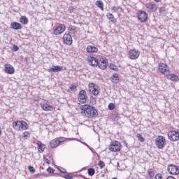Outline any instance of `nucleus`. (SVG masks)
<instances>
[{"label": "nucleus", "instance_id": "nucleus-29", "mask_svg": "<svg viewBox=\"0 0 179 179\" xmlns=\"http://www.w3.org/2000/svg\"><path fill=\"white\" fill-rule=\"evenodd\" d=\"M112 10H114V12H122V8L121 6H113Z\"/></svg>", "mask_w": 179, "mask_h": 179}, {"label": "nucleus", "instance_id": "nucleus-7", "mask_svg": "<svg viewBox=\"0 0 179 179\" xmlns=\"http://www.w3.org/2000/svg\"><path fill=\"white\" fill-rule=\"evenodd\" d=\"M159 70L163 75H170V67L164 63H160L159 64Z\"/></svg>", "mask_w": 179, "mask_h": 179}, {"label": "nucleus", "instance_id": "nucleus-44", "mask_svg": "<svg viewBox=\"0 0 179 179\" xmlns=\"http://www.w3.org/2000/svg\"><path fill=\"white\" fill-rule=\"evenodd\" d=\"M48 173H50L51 174H52V173H54L55 171V170L51 167H49L47 169Z\"/></svg>", "mask_w": 179, "mask_h": 179}, {"label": "nucleus", "instance_id": "nucleus-4", "mask_svg": "<svg viewBox=\"0 0 179 179\" xmlns=\"http://www.w3.org/2000/svg\"><path fill=\"white\" fill-rule=\"evenodd\" d=\"M168 137L171 142H177V141H179V130L178 131L172 130L169 131Z\"/></svg>", "mask_w": 179, "mask_h": 179}, {"label": "nucleus", "instance_id": "nucleus-47", "mask_svg": "<svg viewBox=\"0 0 179 179\" xmlns=\"http://www.w3.org/2000/svg\"><path fill=\"white\" fill-rule=\"evenodd\" d=\"M65 179H73L72 176H69V175H66L64 176Z\"/></svg>", "mask_w": 179, "mask_h": 179}, {"label": "nucleus", "instance_id": "nucleus-16", "mask_svg": "<svg viewBox=\"0 0 179 179\" xmlns=\"http://www.w3.org/2000/svg\"><path fill=\"white\" fill-rule=\"evenodd\" d=\"M10 28L13 29V30H22L23 29V27L22 26V24L19 22H13L10 24Z\"/></svg>", "mask_w": 179, "mask_h": 179}, {"label": "nucleus", "instance_id": "nucleus-40", "mask_svg": "<svg viewBox=\"0 0 179 179\" xmlns=\"http://www.w3.org/2000/svg\"><path fill=\"white\" fill-rule=\"evenodd\" d=\"M115 108V104L110 103L108 105V110H114Z\"/></svg>", "mask_w": 179, "mask_h": 179}, {"label": "nucleus", "instance_id": "nucleus-13", "mask_svg": "<svg viewBox=\"0 0 179 179\" xmlns=\"http://www.w3.org/2000/svg\"><path fill=\"white\" fill-rule=\"evenodd\" d=\"M87 61H88V63L91 66L96 67L99 65V59L94 57H88Z\"/></svg>", "mask_w": 179, "mask_h": 179}, {"label": "nucleus", "instance_id": "nucleus-50", "mask_svg": "<svg viewBox=\"0 0 179 179\" xmlns=\"http://www.w3.org/2000/svg\"><path fill=\"white\" fill-rule=\"evenodd\" d=\"M45 160L48 164H50V160L48 159H45Z\"/></svg>", "mask_w": 179, "mask_h": 179}, {"label": "nucleus", "instance_id": "nucleus-33", "mask_svg": "<svg viewBox=\"0 0 179 179\" xmlns=\"http://www.w3.org/2000/svg\"><path fill=\"white\" fill-rule=\"evenodd\" d=\"M90 101L92 104V106H94L97 103V101H96V98L93 96H90Z\"/></svg>", "mask_w": 179, "mask_h": 179}, {"label": "nucleus", "instance_id": "nucleus-30", "mask_svg": "<svg viewBox=\"0 0 179 179\" xmlns=\"http://www.w3.org/2000/svg\"><path fill=\"white\" fill-rule=\"evenodd\" d=\"M99 62L107 66V64H108V60L106 58H101Z\"/></svg>", "mask_w": 179, "mask_h": 179}, {"label": "nucleus", "instance_id": "nucleus-39", "mask_svg": "<svg viewBox=\"0 0 179 179\" xmlns=\"http://www.w3.org/2000/svg\"><path fill=\"white\" fill-rule=\"evenodd\" d=\"M77 88H78V85H73L69 87V89H70V90H71V92H75V90H76Z\"/></svg>", "mask_w": 179, "mask_h": 179}, {"label": "nucleus", "instance_id": "nucleus-35", "mask_svg": "<svg viewBox=\"0 0 179 179\" xmlns=\"http://www.w3.org/2000/svg\"><path fill=\"white\" fill-rule=\"evenodd\" d=\"M170 76H171V77H170L171 80H173V81H174V80H178V76H177L176 75H175V74H171Z\"/></svg>", "mask_w": 179, "mask_h": 179}, {"label": "nucleus", "instance_id": "nucleus-17", "mask_svg": "<svg viewBox=\"0 0 179 179\" xmlns=\"http://www.w3.org/2000/svg\"><path fill=\"white\" fill-rule=\"evenodd\" d=\"M145 7L149 12H156V10H157V6H156V4L147 3Z\"/></svg>", "mask_w": 179, "mask_h": 179}, {"label": "nucleus", "instance_id": "nucleus-3", "mask_svg": "<svg viewBox=\"0 0 179 179\" xmlns=\"http://www.w3.org/2000/svg\"><path fill=\"white\" fill-rule=\"evenodd\" d=\"M155 145L158 149H164L166 146V138L163 136H159L155 139Z\"/></svg>", "mask_w": 179, "mask_h": 179}, {"label": "nucleus", "instance_id": "nucleus-15", "mask_svg": "<svg viewBox=\"0 0 179 179\" xmlns=\"http://www.w3.org/2000/svg\"><path fill=\"white\" fill-rule=\"evenodd\" d=\"M5 72L8 75H13L15 73V68L10 64H5Z\"/></svg>", "mask_w": 179, "mask_h": 179}, {"label": "nucleus", "instance_id": "nucleus-51", "mask_svg": "<svg viewBox=\"0 0 179 179\" xmlns=\"http://www.w3.org/2000/svg\"><path fill=\"white\" fill-rule=\"evenodd\" d=\"M155 2H160V0H155Z\"/></svg>", "mask_w": 179, "mask_h": 179}, {"label": "nucleus", "instance_id": "nucleus-37", "mask_svg": "<svg viewBox=\"0 0 179 179\" xmlns=\"http://www.w3.org/2000/svg\"><path fill=\"white\" fill-rule=\"evenodd\" d=\"M137 138H138V141L140 142H145V138H143V136H142V135H141L140 134H137Z\"/></svg>", "mask_w": 179, "mask_h": 179}, {"label": "nucleus", "instance_id": "nucleus-9", "mask_svg": "<svg viewBox=\"0 0 179 179\" xmlns=\"http://www.w3.org/2000/svg\"><path fill=\"white\" fill-rule=\"evenodd\" d=\"M88 90L90 93H92V94H93L94 96H99L100 91H99L97 87H96V84L90 83L88 85Z\"/></svg>", "mask_w": 179, "mask_h": 179}, {"label": "nucleus", "instance_id": "nucleus-42", "mask_svg": "<svg viewBox=\"0 0 179 179\" xmlns=\"http://www.w3.org/2000/svg\"><path fill=\"white\" fill-rule=\"evenodd\" d=\"M155 179H163V175L161 173H157L155 175Z\"/></svg>", "mask_w": 179, "mask_h": 179}, {"label": "nucleus", "instance_id": "nucleus-23", "mask_svg": "<svg viewBox=\"0 0 179 179\" xmlns=\"http://www.w3.org/2000/svg\"><path fill=\"white\" fill-rule=\"evenodd\" d=\"M76 33V27L70 25L68 28V34H75Z\"/></svg>", "mask_w": 179, "mask_h": 179}, {"label": "nucleus", "instance_id": "nucleus-25", "mask_svg": "<svg viewBox=\"0 0 179 179\" xmlns=\"http://www.w3.org/2000/svg\"><path fill=\"white\" fill-rule=\"evenodd\" d=\"M112 82L113 83H118L120 82V77L118 76V73H114L112 77Z\"/></svg>", "mask_w": 179, "mask_h": 179}, {"label": "nucleus", "instance_id": "nucleus-1", "mask_svg": "<svg viewBox=\"0 0 179 179\" xmlns=\"http://www.w3.org/2000/svg\"><path fill=\"white\" fill-rule=\"evenodd\" d=\"M82 113L87 118H96L99 115V112L96 110V108L92 105H83L81 106Z\"/></svg>", "mask_w": 179, "mask_h": 179}, {"label": "nucleus", "instance_id": "nucleus-12", "mask_svg": "<svg viewBox=\"0 0 179 179\" xmlns=\"http://www.w3.org/2000/svg\"><path fill=\"white\" fill-rule=\"evenodd\" d=\"M139 55H141V52L136 50H131L129 52V58L130 59H137L139 58Z\"/></svg>", "mask_w": 179, "mask_h": 179}, {"label": "nucleus", "instance_id": "nucleus-54", "mask_svg": "<svg viewBox=\"0 0 179 179\" xmlns=\"http://www.w3.org/2000/svg\"><path fill=\"white\" fill-rule=\"evenodd\" d=\"M87 148H90L89 145H87Z\"/></svg>", "mask_w": 179, "mask_h": 179}, {"label": "nucleus", "instance_id": "nucleus-19", "mask_svg": "<svg viewBox=\"0 0 179 179\" xmlns=\"http://www.w3.org/2000/svg\"><path fill=\"white\" fill-rule=\"evenodd\" d=\"M59 145V141H58V138L53 139L50 142V146L51 149H55V148H58Z\"/></svg>", "mask_w": 179, "mask_h": 179}, {"label": "nucleus", "instance_id": "nucleus-22", "mask_svg": "<svg viewBox=\"0 0 179 179\" xmlns=\"http://www.w3.org/2000/svg\"><path fill=\"white\" fill-rule=\"evenodd\" d=\"M87 52L92 53V52H97L99 49L93 45H88L86 49Z\"/></svg>", "mask_w": 179, "mask_h": 179}, {"label": "nucleus", "instance_id": "nucleus-14", "mask_svg": "<svg viewBox=\"0 0 179 179\" xmlns=\"http://www.w3.org/2000/svg\"><path fill=\"white\" fill-rule=\"evenodd\" d=\"M66 29L65 24H61L58 28H56L54 30L53 34H55V36H58L59 34H62V33H64V30Z\"/></svg>", "mask_w": 179, "mask_h": 179}, {"label": "nucleus", "instance_id": "nucleus-45", "mask_svg": "<svg viewBox=\"0 0 179 179\" xmlns=\"http://www.w3.org/2000/svg\"><path fill=\"white\" fill-rule=\"evenodd\" d=\"M58 141L59 142V145H61L62 142H65V138L64 137H60L57 138Z\"/></svg>", "mask_w": 179, "mask_h": 179}, {"label": "nucleus", "instance_id": "nucleus-34", "mask_svg": "<svg viewBox=\"0 0 179 179\" xmlns=\"http://www.w3.org/2000/svg\"><path fill=\"white\" fill-rule=\"evenodd\" d=\"M148 176L150 178H153L155 177V171L152 169L148 170Z\"/></svg>", "mask_w": 179, "mask_h": 179}, {"label": "nucleus", "instance_id": "nucleus-41", "mask_svg": "<svg viewBox=\"0 0 179 179\" xmlns=\"http://www.w3.org/2000/svg\"><path fill=\"white\" fill-rule=\"evenodd\" d=\"M57 169L59 170V171L61 173H63V174H65V173H66V169H65L61 166H58Z\"/></svg>", "mask_w": 179, "mask_h": 179}, {"label": "nucleus", "instance_id": "nucleus-26", "mask_svg": "<svg viewBox=\"0 0 179 179\" xmlns=\"http://www.w3.org/2000/svg\"><path fill=\"white\" fill-rule=\"evenodd\" d=\"M20 22L22 24H27L29 23V19L27 17L22 15L20 18Z\"/></svg>", "mask_w": 179, "mask_h": 179}, {"label": "nucleus", "instance_id": "nucleus-6", "mask_svg": "<svg viewBox=\"0 0 179 179\" xmlns=\"http://www.w3.org/2000/svg\"><path fill=\"white\" fill-rule=\"evenodd\" d=\"M167 171L169 174L172 176H178L179 175V167L174 164H169L167 167Z\"/></svg>", "mask_w": 179, "mask_h": 179}, {"label": "nucleus", "instance_id": "nucleus-49", "mask_svg": "<svg viewBox=\"0 0 179 179\" xmlns=\"http://www.w3.org/2000/svg\"><path fill=\"white\" fill-rule=\"evenodd\" d=\"M166 179H176L174 176H168Z\"/></svg>", "mask_w": 179, "mask_h": 179}, {"label": "nucleus", "instance_id": "nucleus-5", "mask_svg": "<svg viewBox=\"0 0 179 179\" xmlns=\"http://www.w3.org/2000/svg\"><path fill=\"white\" fill-rule=\"evenodd\" d=\"M121 148V143L117 141L112 142L109 146V150H110V152H120Z\"/></svg>", "mask_w": 179, "mask_h": 179}, {"label": "nucleus", "instance_id": "nucleus-28", "mask_svg": "<svg viewBox=\"0 0 179 179\" xmlns=\"http://www.w3.org/2000/svg\"><path fill=\"white\" fill-rule=\"evenodd\" d=\"M87 171H88V175L90 176V177H93V176H94L96 173V171L93 168L88 169Z\"/></svg>", "mask_w": 179, "mask_h": 179}, {"label": "nucleus", "instance_id": "nucleus-20", "mask_svg": "<svg viewBox=\"0 0 179 179\" xmlns=\"http://www.w3.org/2000/svg\"><path fill=\"white\" fill-rule=\"evenodd\" d=\"M36 145H38V151L39 153H43V152L45 150V145L43 144L41 141H38Z\"/></svg>", "mask_w": 179, "mask_h": 179}, {"label": "nucleus", "instance_id": "nucleus-46", "mask_svg": "<svg viewBox=\"0 0 179 179\" xmlns=\"http://www.w3.org/2000/svg\"><path fill=\"white\" fill-rule=\"evenodd\" d=\"M29 133L28 131H24L23 133L24 135V138H27V136H29Z\"/></svg>", "mask_w": 179, "mask_h": 179}, {"label": "nucleus", "instance_id": "nucleus-43", "mask_svg": "<svg viewBox=\"0 0 179 179\" xmlns=\"http://www.w3.org/2000/svg\"><path fill=\"white\" fill-rule=\"evenodd\" d=\"M12 51H14V52L19 51V46H17L16 45H13Z\"/></svg>", "mask_w": 179, "mask_h": 179}, {"label": "nucleus", "instance_id": "nucleus-48", "mask_svg": "<svg viewBox=\"0 0 179 179\" xmlns=\"http://www.w3.org/2000/svg\"><path fill=\"white\" fill-rule=\"evenodd\" d=\"M123 143L126 146V148H128V143H127V141H123Z\"/></svg>", "mask_w": 179, "mask_h": 179}, {"label": "nucleus", "instance_id": "nucleus-36", "mask_svg": "<svg viewBox=\"0 0 179 179\" xmlns=\"http://www.w3.org/2000/svg\"><path fill=\"white\" fill-rule=\"evenodd\" d=\"M98 165L99 166L100 169H103L106 167V164H104V162L101 160L99 162Z\"/></svg>", "mask_w": 179, "mask_h": 179}, {"label": "nucleus", "instance_id": "nucleus-2", "mask_svg": "<svg viewBox=\"0 0 179 179\" xmlns=\"http://www.w3.org/2000/svg\"><path fill=\"white\" fill-rule=\"evenodd\" d=\"M13 128L15 131H26L29 129V124L23 120L15 121L13 122Z\"/></svg>", "mask_w": 179, "mask_h": 179}, {"label": "nucleus", "instance_id": "nucleus-32", "mask_svg": "<svg viewBox=\"0 0 179 179\" xmlns=\"http://www.w3.org/2000/svg\"><path fill=\"white\" fill-rule=\"evenodd\" d=\"M107 17L110 20V22H114V15L108 13L106 15Z\"/></svg>", "mask_w": 179, "mask_h": 179}, {"label": "nucleus", "instance_id": "nucleus-38", "mask_svg": "<svg viewBox=\"0 0 179 179\" xmlns=\"http://www.w3.org/2000/svg\"><path fill=\"white\" fill-rule=\"evenodd\" d=\"M28 169L30 173H31V174H34V173H36V169H34V167L29 166H28Z\"/></svg>", "mask_w": 179, "mask_h": 179}, {"label": "nucleus", "instance_id": "nucleus-31", "mask_svg": "<svg viewBox=\"0 0 179 179\" xmlns=\"http://www.w3.org/2000/svg\"><path fill=\"white\" fill-rule=\"evenodd\" d=\"M97 66H99V68L102 70L107 69V65L103 64L100 63L99 62L98 63Z\"/></svg>", "mask_w": 179, "mask_h": 179}, {"label": "nucleus", "instance_id": "nucleus-53", "mask_svg": "<svg viewBox=\"0 0 179 179\" xmlns=\"http://www.w3.org/2000/svg\"><path fill=\"white\" fill-rule=\"evenodd\" d=\"M112 179H117V178H113Z\"/></svg>", "mask_w": 179, "mask_h": 179}, {"label": "nucleus", "instance_id": "nucleus-52", "mask_svg": "<svg viewBox=\"0 0 179 179\" xmlns=\"http://www.w3.org/2000/svg\"><path fill=\"white\" fill-rule=\"evenodd\" d=\"M1 134H2V131L0 129V135H1Z\"/></svg>", "mask_w": 179, "mask_h": 179}, {"label": "nucleus", "instance_id": "nucleus-27", "mask_svg": "<svg viewBox=\"0 0 179 179\" xmlns=\"http://www.w3.org/2000/svg\"><path fill=\"white\" fill-rule=\"evenodd\" d=\"M110 69H111L112 71H115V72H118L119 69H118V66H117V65L114 64H110L109 66Z\"/></svg>", "mask_w": 179, "mask_h": 179}, {"label": "nucleus", "instance_id": "nucleus-18", "mask_svg": "<svg viewBox=\"0 0 179 179\" xmlns=\"http://www.w3.org/2000/svg\"><path fill=\"white\" fill-rule=\"evenodd\" d=\"M61 71H62V66H52L48 69V72L57 73L61 72Z\"/></svg>", "mask_w": 179, "mask_h": 179}, {"label": "nucleus", "instance_id": "nucleus-11", "mask_svg": "<svg viewBox=\"0 0 179 179\" xmlns=\"http://www.w3.org/2000/svg\"><path fill=\"white\" fill-rule=\"evenodd\" d=\"M137 17L140 22H146L148 20V13L144 10H138L137 13Z\"/></svg>", "mask_w": 179, "mask_h": 179}, {"label": "nucleus", "instance_id": "nucleus-24", "mask_svg": "<svg viewBox=\"0 0 179 179\" xmlns=\"http://www.w3.org/2000/svg\"><path fill=\"white\" fill-rule=\"evenodd\" d=\"M95 5L101 9V10H104V3L101 0H97L95 3Z\"/></svg>", "mask_w": 179, "mask_h": 179}, {"label": "nucleus", "instance_id": "nucleus-8", "mask_svg": "<svg viewBox=\"0 0 179 179\" xmlns=\"http://www.w3.org/2000/svg\"><path fill=\"white\" fill-rule=\"evenodd\" d=\"M78 99L80 103L85 104L87 100V94H86V91L83 90H80L78 93Z\"/></svg>", "mask_w": 179, "mask_h": 179}, {"label": "nucleus", "instance_id": "nucleus-21", "mask_svg": "<svg viewBox=\"0 0 179 179\" xmlns=\"http://www.w3.org/2000/svg\"><path fill=\"white\" fill-rule=\"evenodd\" d=\"M41 107L42 110H44V111H52V110H54V106L48 105V103L41 105Z\"/></svg>", "mask_w": 179, "mask_h": 179}, {"label": "nucleus", "instance_id": "nucleus-10", "mask_svg": "<svg viewBox=\"0 0 179 179\" xmlns=\"http://www.w3.org/2000/svg\"><path fill=\"white\" fill-rule=\"evenodd\" d=\"M63 43L66 45H72L73 43V39H72V35L71 34H65L63 36Z\"/></svg>", "mask_w": 179, "mask_h": 179}]
</instances>
